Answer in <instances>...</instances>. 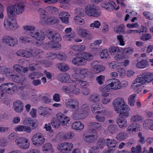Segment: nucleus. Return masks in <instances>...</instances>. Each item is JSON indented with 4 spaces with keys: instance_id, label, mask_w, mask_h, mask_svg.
Instances as JSON below:
<instances>
[{
    "instance_id": "nucleus-10",
    "label": "nucleus",
    "mask_w": 153,
    "mask_h": 153,
    "mask_svg": "<svg viewBox=\"0 0 153 153\" xmlns=\"http://www.w3.org/2000/svg\"><path fill=\"white\" fill-rule=\"evenodd\" d=\"M15 142L20 148L23 149H27L30 146L28 140L25 137L17 138L15 140Z\"/></svg>"
},
{
    "instance_id": "nucleus-6",
    "label": "nucleus",
    "mask_w": 153,
    "mask_h": 153,
    "mask_svg": "<svg viewBox=\"0 0 153 153\" xmlns=\"http://www.w3.org/2000/svg\"><path fill=\"white\" fill-rule=\"evenodd\" d=\"M106 87L109 89L116 90L122 88L121 83L117 79L113 78L108 80L106 83Z\"/></svg>"
},
{
    "instance_id": "nucleus-53",
    "label": "nucleus",
    "mask_w": 153,
    "mask_h": 153,
    "mask_svg": "<svg viewBox=\"0 0 153 153\" xmlns=\"http://www.w3.org/2000/svg\"><path fill=\"white\" fill-rule=\"evenodd\" d=\"M52 148V145L49 143H48L45 144L42 146V150L44 152H46L49 150H50Z\"/></svg>"
},
{
    "instance_id": "nucleus-24",
    "label": "nucleus",
    "mask_w": 153,
    "mask_h": 153,
    "mask_svg": "<svg viewBox=\"0 0 153 153\" xmlns=\"http://www.w3.org/2000/svg\"><path fill=\"white\" fill-rule=\"evenodd\" d=\"M13 81L15 82L21 83L25 81V78L23 75L20 76L19 74L14 72L13 74L10 75Z\"/></svg>"
},
{
    "instance_id": "nucleus-7",
    "label": "nucleus",
    "mask_w": 153,
    "mask_h": 153,
    "mask_svg": "<svg viewBox=\"0 0 153 153\" xmlns=\"http://www.w3.org/2000/svg\"><path fill=\"white\" fill-rule=\"evenodd\" d=\"M137 77L142 83L145 84L146 82L149 83L153 80V73L146 72Z\"/></svg>"
},
{
    "instance_id": "nucleus-21",
    "label": "nucleus",
    "mask_w": 153,
    "mask_h": 153,
    "mask_svg": "<svg viewBox=\"0 0 153 153\" xmlns=\"http://www.w3.org/2000/svg\"><path fill=\"white\" fill-rule=\"evenodd\" d=\"M71 28H66L65 30V34L63 36V39L67 41H71L72 39L74 38L76 36V34L74 32H71Z\"/></svg>"
},
{
    "instance_id": "nucleus-54",
    "label": "nucleus",
    "mask_w": 153,
    "mask_h": 153,
    "mask_svg": "<svg viewBox=\"0 0 153 153\" xmlns=\"http://www.w3.org/2000/svg\"><path fill=\"white\" fill-rule=\"evenodd\" d=\"M20 55L23 57L29 58L31 56L32 54L30 52L23 51H21Z\"/></svg>"
},
{
    "instance_id": "nucleus-27",
    "label": "nucleus",
    "mask_w": 153,
    "mask_h": 153,
    "mask_svg": "<svg viewBox=\"0 0 153 153\" xmlns=\"http://www.w3.org/2000/svg\"><path fill=\"white\" fill-rule=\"evenodd\" d=\"M130 110V108L127 105H126L124 107H123L119 112H117L119 113V116L124 117H128L129 116L128 112Z\"/></svg>"
},
{
    "instance_id": "nucleus-28",
    "label": "nucleus",
    "mask_w": 153,
    "mask_h": 153,
    "mask_svg": "<svg viewBox=\"0 0 153 153\" xmlns=\"http://www.w3.org/2000/svg\"><path fill=\"white\" fill-rule=\"evenodd\" d=\"M13 107L16 112L20 113L23 110V104L22 101L17 100L14 102Z\"/></svg>"
},
{
    "instance_id": "nucleus-22",
    "label": "nucleus",
    "mask_w": 153,
    "mask_h": 153,
    "mask_svg": "<svg viewBox=\"0 0 153 153\" xmlns=\"http://www.w3.org/2000/svg\"><path fill=\"white\" fill-rule=\"evenodd\" d=\"M56 117L57 119L59 121L60 124L62 126L66 125L70 120V118L68 117L62 113H58L57 114Z\"/></svg>"
},
{
    "instance_id": "nucleus-1",
    "label": "nucleus",
    "mask_w": 153,
    "mask_h": 153,
    "mask_svg": "<svg viewBox=\"0 0 153 153\" xmlns=\"http://www.w3.org/2000/svg\"><path fill=\"white\" fill-rule=\"evenodd\" d=\"M46 34L47 37L51 42L45 44V46L46 49L48 48H56V47L54 44L59 42L62 39L59 33L56 31L48 29L46 30Z\"/></svg>"
},
{
    "instance_id": "nucleus-2",
    "label": "nucleus",
    "mask_w": 153,
    "mask_h": 153,
    "mask_svg": "<svg viewBox=\"0 0 153 153\" xmlns=\"http://www.w3.org/2000/svg\"><path fill=\"white\" fill-rule=\"evenodd\" d=\"M38 11L40 14V22L42 23L54 24L58 22V20L57 18L48 16V13L43 9L40 8L38 10Z\"/></svg>"
},
{
    "instance_id": "nucleus-26",
    "label": "nucleus",
    "mask_w": 153,
    "mask_h": 153,
    "mask_svg": "<svg viewBox=\"0 0 153 153\" xmlns=\"http://www.w3.org/2000/svg\"><path fill=\"white\" fill-rule=\"evenodd\" d=\"M97 136V133L96 132H94L90 134L84 135L83 138L85 142L91 143L95 141Z\"/></svg>"
},
{
    "instance_id": "nucleus-64",
    "label": "nucleus",
    "mask_w": 153,
    "mask_h": 153,
    "mask_svg": "<svg viewBox=\"0 0 153 153\" xmlns=\"http://www.w3.org/2000/svg\"><path fill=\"white\" fill-rule=\"evenodd\" d=\"M152 38V36L150 34H144L141 36L140 39L143 41H147Z\"/></svg>"
},
{
    "instance_id": "nucleus-43",
    "label": "nucleus",
    "mask_w": 153,
    "mask_h": 153,
    "mask_svg": "<svg viewBox=\"0 0 153 153\" xmlns=\"http://www.w3.org/2000/svg\"><path fill=\"white\" fill-rule=\"evenodd\" d=\"M124 26L123 25H120L118 26L115 27L114 29V31L117 33H119L120 32L123 33L124 34Z\"/></svg>"
},
{
    "instance_id": "nucleus-13",
    "label": "nucleus",
    "mask_w": 153,
    "mask_h": 153,
    "mask_svg": "<svg viewBox=\"0 0 153 153\" xmlns=\"http://www.w3.org/2000/svg\"><path fill=\"white\" fill-rule=\"evenodd\" d=\"M1 40L3 43L11 47L15 46L18 43L17 39L8 36H6L2 37Z\"/></svg>"
},
{
    "instance_id": "nucleus-25",
    "label": "nucleus",
    "mask_w": 153,
    "mask_h": 153,
    "mask_svg": "<svg viewBox=\"0 0 153 153\" xmlns=\"http://www.w3.org/2000/svg\"><path fill=\"white\" fill-rule=\"evenodd\" d=\"M30 36L38 41L43 40L45 37V33L41 30L36 31L34 33H32L30 34Z\"/></svg>"
},
{
    "instance_id": "nucleus-18",
    "label": "nucleus",
    "mask_w": 153,
    "mask_h": 153,
    "mask_svg": "<svg viewBox=\"0 0 153 153\" xmlns=\"http://www.w3.org/2000/svg\"><path fill=\"white\" fill-rule=\"evenodd\" d=\"M77 31L79 35L82 37L85 38L86 40H90L92 39V36L88 30L79 28Z\"/></svg>"
},
{
    "instance_id": "nucleus-3",
    "label": "nucleus",
    "mask_w": 153,
    "mask_h": 153,
    "mask_svg": "<svg viewBox=\"0 0 153 153\" xmlns=\"http://www.w3.org/2000/svg\"><path fill=\"white\" fill-rule=\"evenodd\" d=\"M24 5L21 3H17L12 6L9 7L7 9L8 14H9L10 16L15 18L16 15L15 14L19 15L24 11Z\"/></svg>"
},
{
    "instance_id": "nucleus-41",
    "label": "nucleus",
    "mask_w": 153,
    "mask_h": 153,
    "mask_svg": "<svg viewBox=\"0 0 153 153\" xmlns=\"http://www.w3.org/2000/svg\"><path fill=\"white\" fill-rule=\"evenodd\" d=\"M106 144V140L103 138L99 139L97 143V146L98 149H102L104 147Z\"/></svg>"
},
{
    "instance_id": "nucleus-42",
    "label": "nucleus",
    "mask_w": 153,
    "mask_h": 153,
    "mask_svg": "<svg viewBox=\"0 0 153 153\" xmlns=\"http://www.w3.org/2000/svg\"><path fill=\"white\" fill-rule=\"evenodd\" d=\"M58 69L62 71H66L69 68L68 65L64 63H59L58 65Z\"/></svg>"
},
{
    "instance_id": "nucleus-57",
    "label": "nucleus",
    "mask_w": 153,
    "mask_h": 153,
    "mask_svg": "<svg viewBox=\"0 0 153 153\" xmlns=\"http://www.w3.org/2000/svg\"><path fill=\"white\" fill-rule=\"evenodd\" d=\"M105 78L104 76L100 75L96 77V80L98 83L101 85L103 84L105 81Z\"/></svg>"
},
{
    "instance_id": "nucleus-5",
    "label": "nucleus",
    "mask_w": 153,
    "mask_h": 153,
    "mask_svg": "<svg viewBox=\"0 0 153 153\" xmlns=\"http://www.w3.org/2000/svg\"><path fill=\"white\" fill-rule=\"evenodd\" d=\"M0 90L4 91L10 95L16 93L17 87L13 83L9 82L2 84L0 86Z\"/></svg>"
},
{
    "instance_id": "nucleus-4",
    "label": "nucleus",
    "mask_w": 153,
    "mask_h": 153,
    "mask_svg": "<svg viewBox=\"0 0 153 153\" xmlns=\"http://www.w3.org/2000/svg\"><path fill=\"white\" fill-rule=\"evenodd\" d=\"M8 15V18L5 19L4 22L5 28L8 30H15L18 27L15 18H13V16H10L9 14Z\"/></svg>"
},
{
    "instance_id": "nucleus-44",
    "label": "nucleus",
    "mask_w": 153,
    "mask_h": 153,
    "mask_svg": "<svg viewBox=\"0 0 153 153\" xmlns=\"http://www.w3.org/2000/svg\"><path fill=\"white\" fill-rule=\"evenodd\" d=\"M136 95L135 94H132L130 95L128 98V104L131 106H134L135 102V98Z\"/></svg>"
},
{
    "instance_id": "nucleus-49",
    "label": "nucleus",
    "mask_w": 153,
    "mask_h": 153,
    "mask_svg": "<svg viewBox=\"0 0 153 153\" xmlns=\"http://www.w3.org/2000/svg\"><path fill=\"white\" fill-rule=\"evenodd\" d=\"M74 136V133L72 132H69L65 133L63 137L64 139L68 140L72 138Z\"/></svg>"
},
{
    "instance_id": "nucleus-48",
    "label": "nucleus",
    "mask_w": 153,
    "mask_h": 153,
    "mask_svg": "<svg viewBox=\"0 0 153 153\" xmlns=\"http://www.w3.org/2000/svg\"><path fill=\"white\" fill-rule=\"evenodd\" d=\"M23 29L26 31H30V35L32 33H33V32L35 29V27L32 25H25L23 27Z\"/></svg>"
},
{
    "instance_id": "nucleus-35",
    "label": "nucleus",
    "mask_w": 153,
    "mask_h": 153,
    "mask_svg": "<svg viewBox=\"0 0 153 153\" xmlns=\"http://www.w3.org/2000/svg\"><path fill=\"white\" fill-rule=\"evenodd\" d=\"M89 126H91L94 130L99 131L102 129V127L100 124L97 122H94L89 123Z\"/></svg>"
},
{
    "instance_id": "nucleus-33",
    "label": "nucleus",
    "mask_w": 153,
    "mask_h": 153,
    "mask_svg": "<svg viewBox=\"0 0 153 153\" xmlns=\"http://www.w3.org/2000/svg\"><path fill=\"white\" fill-rule=\"evenodd\" d=\"M148 63L147 60L143 59L137 63L136 66L138 68L143 69L148 67Z\"/></svg>"
},
{
    "instance_id": "nucleus-46",
    "label": "nucleus",
    "mask_w": 153,
    "mask_h": 153,
    "mask_svg": "<svg viewBox=\"0 0 153 153\" xmlns=\"http://www.w3.org/2000/svg\"><path fill=\"white\" fill-rule=\"evenodd\" d=\"M100 109V105L98 103H94L91 106V111L93 112V113H100V112L99 111H97L96 112V111L99 110Z\"/></svg>"
},
{
    "instance_id": "nucleus-56",
    "label": "nucleus",
    "mask_w": 153,
    "mask_h": 153,
    "mask_svg": "<svg viewBox=\"0 0 153 153\" xmlns=\"http://www.w3.org/2000/svg\"><path fill=\"white\" fill-rule=\"evenodd\" d=\"M131 151L132 153H141L142 149L140 145L136 146L135 147H132L131 148Z\"/></svg>"
},
{
    "instance_id": "nucleus-32",
    "label": "nucleus",
    "mask_w": 153,
    "mask_h": 153,
    "mask_svg": "<svg viewBox=\"0 0 153 153\" xmlns=\"http://www.w3.org/2000/svg\"><path fill=\"white\" fill-rule=\"evenodd\" d=\"M118 129V128L117 125L110 124L108 126L107 130V132L110 134H114L117 133Z\"/></svg>"
},
{
    "instance_id": "nucleus-19",
    "label": "nucleus",
    "mask_w": 153,
    "mask_h": 153,
    "mask_svg": "<svg viewBox=\"0 0 153 153\" xmlns=\"http://www.w3.org/2000/svg\"><path fill=\"white\" fill-rule=\"evenodd\" d=\"M73 116L75 119H82L86 117V114L83 112L79 108L73 111Z\"/></svg>"
},
{
    "instance_id": "nucleus-40",
    "label": "nucleus",
    "mask_w": 153,
    "mask_h": 153,
    "mask_svg": "<svg viewBox=\"0 0 153 153\" xmlns=\"http://www.w3.org/2000/svg\"><path fill=\"white\" fill-rule=\"evenodd\" d=\"M88 99L89 101L93 102H98L100 101L99 95L97 94H90Z\"/></svg>"
},
{
    "instance_id": "nucleus-59",
    "label": "nucleus",
    "mask_w": 153,
    "mask_h": 153,
    "mask_svg": "<svg viewBox=\"0 0 153 153\" xmlns=\"http://www.w3.org/2000/svg\"><path fill=\"white\" fill-rule=\"evenodd\" d=\"M70 15L68 13H67L65 15V16L62 17L59 16V18L62 21V22L65 24H68L69 23V17Z\"/></svg>"
},
{
    "instance_id": "nucleus-9",
    "label": "nucleus",
    "mask_w": 153,
    "mask_h": 153,
    "mask_svg": "<svg viewBox=\"0 0 153 153\" xmlns=\"http://www.w3.org/2000/svg\"><path fill=\"white\" fill-rule=\"evenodd\" d=\"M85 10V13L89 16L97 17L101 15V12L100 10L90 5L87 6Z\"/></svg>"
},
{
    "instance_id": "nucleus-29",
    "label": "nucleus",
    "mask_w": 153,
    "mask_h": 153,
    "mask_svg": "<svg viewBox=\"0 0 153 153\" xmlns=\"http://www.w3.org/2000/svg\"><path fill=\"white\" fill-rule=\"evenodd\" d=\"M58 77L62 83L70 82L71 81L70 75L66 73L59 74Z\"/></svg>"
},
{
    "instance_id": "nucleus-8",
    "label": "nucleus",
    "mask_w": 153,
    "mask_h": 153,
    "mask_svg": "<svg viewBox=\"0 0 153 153\" xmlns=\"http://www.w3.org/2000/svg\"><path fill=\"white\" fill-rule=\"evenodd\" d=\"M73 144L71 142H64L59 144L58 149L62 153H68L73 148Z\"/></svg>"
},
{
    "instance_id": "nucleus-52",
    "label": "nucleus",
    "mask_w": 153,
    "mask_h": 153,
    "mask_svg": "<svg viewBox=\"0 0 153 153\" xmlns=\"http://www.w3.org/2000/svg\"><path fill=\"white\" fill-rule=\"evenodd\" d=\"M29 69L30 71H33L36 70H39L40 68L38 64L33 63L29 65Z\"/></svg>"
},
{
    "instance_id": "nucleus-36",
    "label": "nucleus",
    "mask_w": 153,
    "mask_h": 153,
    "mask_svg": "<svg viewBox=\"0 0 153 153\" xmlns=\"http://www.w3.org/2000/svg\"><path fill=\"white\" fill-rule=\"evenodd\" d=\"M80 93L79 88H77L73 82L71 84V94L78 95Z\"/></svg>"
},
{
    "instance_id": "nucleus-51",
    "label": "nucleus",
    "mask_w": 153,
    "mask_h": 153,
    "mask_svg": "<svg viewBox=\"0 0 153 153\" xmlns=\"http://www.w3.org/2000/svg\"><path fill=\"white\" fill-rule=\"evenodd\" d=\"M76 83H77V85H78V86L79 85L82 88H85V86L87 87L88 86V84H87V82L82 80L76 81Z\"/></svg>"
},
{
    "instance_id": "nucleus-37",
    "label": "nucleus",
    "mask_w": 153,
    "mask_h": 153,
    "mask_svg": "<svg viewBox=\"0 0 153 153\" xmlns=\"http://www.w3.org/2000/svg\"><path fill=\"white\" fill-rule=\"evenodd\" d=\"M43 74L42 73L39 72H33L30 73L28 75V76L29 78L32 79H33L34 78H38L42 76Z\"/></svg>"
},
{
    "instance_id": "nucleus-47",
    "label": "nucleus",
    "mask_w": 153,
    "mask_h": 153,
    "mask_svg": "<svg viewBox=\"0 0 153 153\" xmlns=\"http://www.w3.org/2000/svg\"><path fill=\"white\" fill-rule=\"evenodd\" d=\"M73 76L76 79V81L82 80L85 78L84 76L81 74L80 72L79 73H75L73 75Z\"/></svg>"
},
{
    "instance_id": "nucleus-23",
    "label": "nucleus",
    "mask_w": 153,
    "mask_h": 153,
    "mask_svg": "<svg viewBox=\"0 0 153 153\" xmlns=\"http://www.w3.org/2000/svg\"><path fill=\"white\" fill-rule=\"evenodd\" d=\"M116 123L121 129L125 128L128 126L127 121L124 117L119 116L116 119Z\"/></svg>"
},
{
    "instance_id": "nucleus-45",
    "label": "nucleus",
    "mask_w": 153,
    "mask_h": 153,
    "mask_svg": "<svg viewBox=\"0 0 153 153\" xmlns=\"http://www.w3.org/2000/svg\"><path fill=\"white\" fill-rule=\"evenodd\" d=\"M127 134L124 132L120 133L116 135V138L119 140H123L127 137Z\"/></svg>"
},
{
    "instance_id": "nucleus-14",
    "label": "nucleus",
    "mask_w": 153,
    "mask_h": 153,
    "mask_svg": "<svg viewBox=\"0 0 153 153\" xmlns=\"http://www.w3.org/2000/svg\"><path fill=\"white\" fill-rule=\"evenodd\" d=\"M65 103L66 107L72 111L79 108V102L76 99L69 100Z\"/></svg>"
},
{
    "instance_id": "nucleus-34",
    "label": "nucleus",
    "mask_w": 153,
    "mask_h": 153,
    "mask_svg": "<svg viewBox=\"0 0 153 153\" xmlns=\"http://www.w3.org/2000/svg\"><path fill=\"white\" fill-rule=\"evenodd\" d=\"M72 128L76 130H81L84 127V125L80 121L75 122L72 125Z\"/></svg>"
},
{
    "instance_id": "nucleus-30",
    "label": "nucleus",
    "mask_w": 153,
    "mask_h": 153,
    "mask_svg": "<svg viewBox=\"0 0 153 153\" xmlns=\"http://www.w3.org/2000/svg\"><path fill=\"white\" fill-rule=\"evenodd\" d=\"M15 130L16 131L26 132L28 133H30L31 132V128L28 126L19 125L15 128Z\"/></svg>"
},
{
    "instance_id": "nucleus-60",
    "label": "nucleus",
    "mask_w": 153,
    "mask_h": 153,
    "mask_svg": "<svg viewBox=\"0 0 153 153\" xmlns=\"http://www.w3.org/2000/svg\"><path fill=\"white\" fill-rule=\"evenodd\" d=\"M51 124L54 128H58L59 127L60 123L59 120L58 121L55 119H53L51 120Z\"/></svg>"
},
{
    "instance_id": "nucleus-39",
    "label": "nucleus",
    "mask_w": 153,
    "mask_h": 153,
    "mask_svg": "<svg viewBox=\"0 0 153 153\" xmlns=\"http://www.w3.org/2000/svg\"><path fill=\"white\" fill-rule=\"evenodd\" d=\"M100 56L101 59H109L110 56L108 50L106 49H104L100 51Z\"/></svg>"
},
{
    "instance_id": "nucleus-31",
    "label": "nucleus",
    "mask_w": 153,
    "mask_h": 153,
    "mask_svg": "<svg viewBox=\"0 0 153 153\" xmlns=\"http://www.w3.org/2000/svg\"><path fill=\"white\" fill-rule=\"evenodd\" d=\"M117 143V142L114 139L108 138L106 139V144L109 149L115 148Z\"/></svg>"
},
{
    "instance_id": "nucleus-38",
    "label": "nucleus",
    "mask_w": 153,
    "mask_h": 153,
    "mask_svg": "<svg viewBox=\"0 0 153 153\" xmlns=\"http://www.w3.org/2000/svg\"><path fill=\"white\" fill-rule=\"evenodd\" d=\"M90 106L88 104H85L82 105L81 106L80 109L83 112L86 114L87 116V113L89 111Z\"/></svg>"
},
{
    "instance_id": "nucleus-12",
    "label": "nucleus",
    "mask_w": 153,
    "mask_h": 153,
    "mask_svg": "<svg viewBox=\"0 0 153 153\" xmlns=\"http://www.w3.org/2000/svg\"><path fill=\"white\" fill-rule=\"evenodd\" d=\"M32 140L33 144L35 146H38L44 143L45 139L42 134L38 133L32 137Z\"/></svg>"
},
{
    "instance_id": "nucleus-17",
    "label": "nucleus",
    "mask_w": 153,
    "mask_h": 153,
    "mask_svg": "<svg viewBox=\"0 0 153 153\" xmlns=\"http://www.w3.org/2000/svg\"><path fill=\"white\" fill-rule=\"evenodd\" d=\"M91 68L93 71L95 73H98L104 71L105 69V67L99 64L98 61L92 62L91 64Z\"/></svg>"
},
{
    "instance_id": "nucleus-16",
    "label": "nucleus",
    "mask_w": 153,
    "mask_h": 153,
    "mask_svg": "<svg viewBox=\"0 0 153 153\" xmlns=\"http://www.w3.org/2000/svg\"><path fill=\"white\" fill-rule=\"evenodd\" d=\"M143 84L137 77L132 82L131 86L136 93H138L142 90L141 85Z\"/></svg>"
},
{
    "instance_id": "nucleus-61",
    "label": "nucleus",
    "mask_w": 153,
    "mask_h": 153,
    "mask_svg": "<svg viewBox=\"0 0 153 153\" xmlns=\"http://www.w3.org/2000/svg\"><path fill=\"white\" fill-rule=\"evenodd\" d=\"M153 124V120H152L149 119L145 120L143 123V126L146 127L149 126V128L150 129L151 126Z\"/></svg>"
},
{
    "instance_id": "nucleus-58",
    "label": "nucleus",
    "mask_w": 153,
    "mask_h": 153,
    "mask_svg": "<svg viewBox=\"0 0 153 153\" xmlns=\"http://www.w3.org/2000/svg\"><path fill=\"white\" fill-rule=\"evenodd\" d=\"M83 59L90 61L93 59V56L89 53L84 52L83 55Z\"/></svg>"
},
{
    "instance_id": "nucleus-20",
    "label": "nucleus",
    "mask_w": 153,
    "mask_h": 153,
    "mask_svg": "<svg viewBox=\"0 0 153 153\" xmlns=\"http://www.w3.org/2000/svg\"><path fill=\"white\" fill-rule=\"evenodd\" d=\"M141 129V126L137 123L132 124L128 126L127 128L126 132L128 133L132 134L134 132L140 131Z\"/></svg>"
},
{
    "instance_id": "nucleus-15",
    "label": "nucleus",
    "mask_w": 153,
    "mask_h": 153,
    "mask_svg": "<svg viewBox=\"0 0 153 153\" xmlns=\"http://www.w3.org/2000/svg\"><path fill=\"white\" fill-rule=\"evenodd\" d=\"M72 62L73 64L77 66H84L87 64L86 61L79 55H77L76 56L73 57Z\"/></svg>"
},
{
    "instance_id": "nucleus-63",
    "label": "nucleus",
    "mask_w": 153,
    "mask_h": 153,
    "mask_svg": "<svg viewBox=\"0 0 153 153\" xmlns=\"http://www.w3.org/2000/svg\"><path fill=\"white\" fill-rule=\"evenodd\" d=\"M13 68L17 72L19 73L22 72L23 66L19 64H15L13 65Z\"/></svg>"
},
{
    "instance_id": "nucleus-11",
    "label": "nucleus",
    "mask_w": 153,
    "mask_h": 153,
    "mask_svg": "<svg viewBox=\"0 0 153 153\" xmlns=\"http://www.w3.org/2000/svg\"><path fill=\"white\" fill-rule=\"evenodd\" d=\"M112 104L114 109L117 112H119L121 108L126 105L122 97H119L115 99Z\"/></svg>"
},
{
    "instance_id": "nucleus-55",
    "label": "nucleus",
    "mask_w": 153,
    "mask_h": 153,
    "mask_svg": "<svg viewBox=\"0 0 153 153\" xmlns=\"http://www.w3.org/2000/svg\"><path fill=\"white\" fill-rule=\"evenodd\" d=\"M142 117L138 114L133 115L131 117L130 120L131 122H137L141 120Z\"/></svg>"
},
{
    "instance_id": "nucleus-50",
    "label": "nucleus",
    "mask_w": 153,
    "mask_h": 153,
    "mask_svg": "<svg viewBox=\"0 0 153 153\" xmlns=\"http://www.w3.org/2000/svg\"><path fill=\"white\" fill-rule=\"evenodd\" d=\"M62 91L65 94H71V84H69L68 86L66 85H63L62 87Z\"/></svg>"
},
{
    "instance_id": "nucleus-62",
    "label": "nucleus",
    "mask_w": 153,
    "mask_h": 153,
    "mask_svg": "<svg viewBox=\"0 0 153 153\" xmlns=\"http://www.w3.org/2000/svg\"><path fill=\"white\" fill-rule=\"evenodd\" d=\"M101 25L100 23L98 21H95L90 25V27H92L94 29V27L96 28H98Z\"/></svg>"
}]
</instances>
